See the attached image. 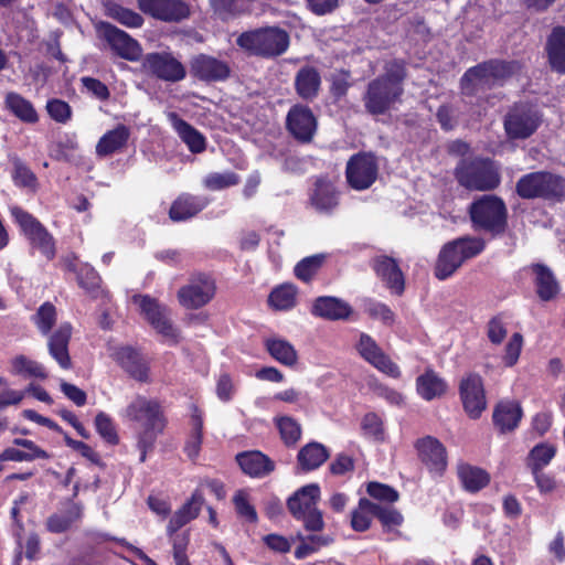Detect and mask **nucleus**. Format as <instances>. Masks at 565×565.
Here are the masks:
<instances>
[{
  "instance_id": "13d9d810",
  "label": "nucleus",
  "mask_w": 565,
  "mask_h": 565,
  "mask_svg": "<svg viewBox=\"0 0 565 565\" xmlns=\"http://www.w3.org/2000/svg\"><path fill=\"white\" fill-rule=\"evenodd\" d=\"M326 259L324 254H316L301 259L295 266V275L302 281H309L316 275Z\"/></svg>"
},
{
  "instance_id": "a211bd4d",
  "label": "nucleus",
  "mask_w": 565,
  "mask_h": 565,
  "mask_svg": "<svg viewBox=\"0 0 565 565\" xmlns=\"http://www.w3.org/2000/svg\"><path fill=\"white\" fill-rule=\"evenodd\" d=\"M340 195L328 177H318L308 193V204L319 214L331 215L340 205Z\"/></svg>"
},
{
  "instance_id": "ddd939ff",
  "label": "nucleus",
  "mask_w": 565,
  "mask_h": 565,
  "mask_svg": "<svg viewBox=\"0 0 565 565\" xmlns=\"http://www.w3.org/2000/svg\"><path fill=\"white\" fill-rule=\"evenodd\" d=\"M132 301L138 305L140 313L166 340L177 342L179 332L171 323L170 310L148 295H135Z\"/></svg>"
},
{
  "instance_id": "e433bc0d",
  "label": "nucleus",
  "mask_w": 565,
  "mask_h": 565,
  "mask_svg": "<svg viewBox=\"0 0 565 565\" xmlns=\"http://www.w3.org/2000/svg\"><path fill=\"white\" fill-rule=\"evenodd\" d=\"M202 504L203 497L199 491H195L191 499L186 501L170 519L167 526L168 535L172 536L178 530L195 519L199 515Z\"/></svg>"
},
{
  "instance_id": "6e6d98bb",
  "label": "nucleus",
  "mask_w": 565,
  "mask_h": 565,
  "mask_svg": "<svg viewBox=\"0 0 565 565\" xmlns=\"http://www.w3.org/2000/svg\"><path fill=\"white\" fill-rule=\"evenodd\" d=\"M239 181V175L233 171H227L224 173L212 172L204 178L203 185L207 190L220 191L237 185Z\"/></svg>"
},
{
  "instance_id": "4be33fe9",
  "label": "nucleus",
  "mask_w": 565,
  "mask_h": 565,
  "mask_svg": "<svg viewBox=\"0 0 565 565\" xmlns=\"http://www.w3.org/2000/svg\"><path fill=\"white\" fill-rule=\"evenodd\" d=\"M422 462L428 470L441 475L447 468V452L444 445L435 437L426 436L415 445Z\"/></svg>"
},
{
  "instance_id": "680f3d73",
  "label": "nucleus",
  "mask_w": 565,
  "mask_h": 565,
  "mask_svg": "<svg viewBox=\"0 0 565 565\" xmlns=\"http://www.w3.org/2000/svg\"><path fill=\"white\" fill-rule=\"evenodd\" d=\"M202 429L203 422L201 416H192V434L185 444L184 450L189 458L194 459L198 457L202 444Z\"/></svg>"
},
{
  "instance_id": "f8f14e48",
  "label": "nucleus",
  "mask_w": 565,
  "mask_h": 565,
  "mask_svg": "<svg viewBox=\"0 0 565 565\" xmlns=\"http://www.w3.org/2000/svg\"><path fill=\"white\" fill-rule=\"evenodd\" d=\"M379 177V161L371 151H359L352 154L345 166L348 185L355 191L370 189Z\"/></svg>"
},
{
  "instance_id": "de8ad7c7",
  "label": "nucleus",
  "mask_w": 565,
  "mask_h": 565,
  "mask_svg": "<svg viewBox=\"0 0 565 565\" xmlns=\"http://www.w3.org/2000/svg\"><path fill=\"white\" fill-rule=\"evenodd\" d=\"M78 149V141L76 137L65 135L58 140L50 143L49 156L55 161L71 162L73 153Z\"/></svg>"
},
{
  "instance_id": "3c124183",
  "label": "nucleus",
  "mask_w": 565,
  "mask_h": 565,
  "mask_svg": "<svg viewBox=\"0 0 565 565\" xmlns=\"http://www.w3.org/2000/svg\"><path fill=\"white\" fill-rule=\"evenodd\" d=\"M274 423L286 446H292L300 439L301 426L295 418L286 415L276 416Z\"/></svg>"
},
{
  "instance_id": "5701e85b",
  "label": "nucleus",
  "mask_w": 565,
  "mask_h": 565,
  "mask_svg": "<svg viewBox=\"0 0 565 565\" xmlns=\"http://www.w3.org/2000/svg\"><path fill=\"white\" fill-rule=\"evenodd\" d=\"M209 204L210 200L204 195L182 192L172 201L169 218L174 223L186 222L200 214Z\"/></svg>"
},
{
  "instance_id": "5fc2aeb1",
  "label": "nucleus",
  "mask_w": 565,
  "mask_h": 565,
  "mask_svg": "<svg viewBox=\"0 0 565 565\" xmlns=\"http://www.w3.org/2000/svg\"><path fill=\"white\" fill-rule=\"evenodd\" d=\"M32 321L42 334L47 335L56 322V308L51 302H44L32 316Z\"/></svg>"
},
{
  "instance_id": "e2e57ef3",
  "label": "nucleus",
  "mask_w": 565,
  "mask_h": 565,
  "mask_svg": "<svg viewBox=\"0 0 565 565\" xmlns=\"http://www.w3.org/2000/svg\"><path fill=\"white\" fill-rule=\"evenodd\" d=\"M233 503L236 510V513L250 523H255L257 521V512L255 508L250 504L248 499V493L245 490H238L234 498Z\"/></svg>"
},
{
  "instance_id": "7ed1b4c3",
  "label": "nucleus",
  "mask_w": 565,
  "mask_h": 565,
  "mask_svg": "<svg viewBox=\"0 0 565 565\" xmlns=\"http://www.w3.org/2000/svg\"><path fill=\"white\" fill-rule=\"evenodd\" d=\"M521 65L518 61L490 58L469 67L460 78L462 95L473 97L479 90L503 86L518 74Z\"/></svg>"
},
{
  "instance_id": "aec40b11",
  "label": "nucleus",
  "mask_w": 565,
  "mask_h": 565,
  "mask_svg": "<svg viewBox=\"0 0 565 565\" xmlns=\"http://www.w3.org/2000/svg\"><path fill=\"white\" fill-rule=\"evenodd\" d=\"M356 350L366 362L380 372L393 379H398L401 376V371L397 364L394 363L387 354H385L371 335L361 333L356 343Z\"/></svg>"
},
{
  "instance_id": "4c0bfd02",
  "label": "nucleus",
  "mask_w": 565,
  "mask_h": 565,
  "mask_svg": "<svg viewBox=\"0 0 565 565\" xmlns=\"http://www.w3.org/2000/svg\"><path fill=\"white\" fill-rule=\"evenodd\" d=\"M14 444L25 448L20 450L17 448H7L0 454V461H31L38 458L46 459L49 455L45 450L38 447L32 440L15 439Z\"/></svg>"
},
{
  "instance_id": "052dcab7",
  "label": "nucleus",
  "mask_w": 565,
  "mask_h": 565,
  "mask_svg": "<svg viewBox=\"0 0 565 565\" xmlns=\"http://www.w3.org/2000/svg\"><path fill=\"white\" fill-rule=\"evenodd\" d=\"M46 110L49 116L58 124H66L71 120L73 115L70 104L60 98L49 99Z\"/></svg>"
},
{
  "instance_id": "09e8293b",
  "label": "nucleus",
  "mask_w": 565,
  "mask_h": 565,
  "mask_svg": "<svg viewBox=\"0 0 565 565\" xmlns=\"http://www.w3.org/2000/svg\"><path fill=\"white\" fill-rule=\"evenodd\" d=\"M296 287L291 284H284L270 292L268 302L276 310H289L296 305Z\"/></svg>"
},
{
  "instance_id": "c9c22d12",
  "label": "nucleus",
  "mask_w": 565,
  "mask_h": 565,
  "mask_svg": "<svg viewBox=\"0 0 565 565\" xmlns=\"http://www.w3.org/2000/svg\"><path fill=\"white\" fill-rule=\"evenodd\" d=\"M531 269L539 298L542 301L554 299L559 292V285L551 269L542 264H534Z\"/></svg>"
},
{
  "instance_id": "c85d7f7f",
  "label": "nucleus",
  "mask_w": 565,
  "mask_h": 565,
  "mask_svg": "<svg viewBox=\"0 0 565 565\" xmlns=\"http://www.w3.org/2000/svg\"><path fill=\"white\" fill-rule=\"evenodd\" d=\"M373 268L392 292L401 295L404 291V277L394 258L380 256L374 259Z\"/></svg>"
},
{
  "instance_id": "a19ab883",
  "label": "nucleus",
  "mask_w": 565,
  "mask_h": 565,
  "mask_svg": "<svg viewBox=\"0 0 565 565\" xmlns=\"http://www.w3.org/2000/svg\"><path fill=\"white\" fill-rule=\"evenodd\" d=\"M6 106L23 122L36 124L39 121V115L33 104L18 93L7 94Z\"/></svg>"
},
{
  "instance_id": "4d7b16f0",
  "label": "nucleus",
  "mask_w": 565,
  "mask_h": 565,
  "mask_svg": "<svg viewBox=\"0 0 565 565\" xmlns=\"http://www.w3.org/2000/svg\"><path fill=\"white\" fill-rule=\"evenodd\" d=\"M12 180L19 188L35 189L38 185V178L34 172L19 158L13 161Z\"/></svg>"
},
{
  "instance_id": "dca6fc26",
  "label": "nucleus",
  "mask_w": 565,
  "mask_h": 565,
  "mask_svg": "<svg viewBox=\"0 0 565 565\" xmlns=\"http://www.w3.org/2000/svg\"><path fill=\"white\" fill-rule=\"evenodd\" d=\"M139 10L154 20L180 23L191 15V8L184 0H137Z\"/></svg>"
},
{
  "instance_id": "7c9ffc66",
  "label": "nucleus",
  "mask_w": 565,
  "mask_h": 565,
  "mask_svg": "<svg viewBox=\"0 0 565 565\" xmlns=\"http://www.w3.org/2000/svg\"><path fill=\"white\" fill-rule=\"evenodd\" d=\"M168 118L180 139L192 153H201L206 149L205 137L177 113H169Z\"/></svg>"
},
{
  "instance_id": "79ce46f5",
  "label": "nucleus",
  "mask_w": 565,
  "mask_h": 565,
  "mask_svg": "<svg viewBox=\"0 0 565 565\" xmlns=\"http://www.w3.org/2000/svg\"><path fill=\"white\" fill-rule=\"evenodd\" d=\"M265 347L271 358L277 362L286 366L296 365L298 361L297 351L287 340L280 338H268L265 341Z\"/></svg>"
},
{
  "instance_id": "423d86ee",
  "label": "nucleus",
  "mask_w": 565,
  "mask_h": 565,
  "mask_svg": "<svg viewBox=\"0 0 565 565\" xmlns=\"http://www.w3.org/2000/svg\"><path fill=\"white\" fill-rule=\"evenodd\" d=\"M236 45L248 55L275 58L289 49L290 35L277 25L263 26L242 32L236 39Z\"/></svg>"
},
{
  "instance_id": "1a4fd4ad",
  "label": "nucleus",
  "mask_w": 565,
  "mask_h": 565,
  "mask_svg": "<svg viewBox=\"0 0 565 565\" xmlns=\"http://www.w3.org/2000/svg\"><path fill=\"white\" fill-rule=\"evenodd\" d=\"M320 495L319 484L309 483L298 489L287 501L291 515L310 532H319L324 527L322 512L317 507Z\"/></svg>"
},
{
  "instance_id": "338daca9",
  "label": "nucleus",
  "mask_w": 565,
  "mask_h": 565,
  "mask_svg": "<svg viewBox=\"0 0 565 565\" xmlns=\"http://www.w3.org/2000/svg\"><path fill=\"white\" fill-rule=\"evenodd\" d=\"M81 83L83 87L92 94L96 99L100 102H106L110 97L109 88L105 83H103L100 79L90 77V76H84L81 78Z\"/></svg>"
},
{
  "instance_id": "f3484780",
  "label": "nucleus",
  "mask_w": 565,
  "mask_h": 565,
  "mask_svg": "<svg viewBox=\"0 0 565 565\" xmlns=\"http://www.w3.org/2000/svg\"><path fill=\"white\" fill-rule=\"evenodd\" d=\"M232 73L227 62L215 56L200 53L190 61V74L193 78L204 83L225 82Z\"/></svg>"
},
{
  "instance_id": "603ef678",
  "label": "nucleus",
  "mask_w": 565,
  "mask_h": 565,
  "mask_svg": "<svg viewBox=\"0 0 565 565\" xmlns=\"http://www.w3.org/2000/svg\"><path fill=\"white\" fill-rule=\"evenodd\" d=\"M375 503L362 498L358 508L352 511L351 526L358 532L366 531L371 525V518L374 516Z\"/></svg>"
},
{
  "instance_id": "473e14b6",
  "label": "nucleus",
  "mask_w": 565,
  "mask_h": 565,
  "mask_svg": "<svg viewBox=\"0 0 565 565\" xmlns=\"http://www.w3.org/2000/svg\"><path fill=\"white\" fill-rule=\"evenodd\" d=\"M236 460L246 475L256 478L265 477L275 469V463L260 451L242 452Z\"/></svg>"
},
{
  "instance_id": "774afa93",
  "label": "nucleus",
  "mask_w": 565,
  "mask_h": 565,
  "mask_svg": "<svg viewBox=\"0 0 565 565\" xmlns=\"http://www.w3.org/2000/svg\"><path fill=\"white\" fill-rule=\"evenodd\" d=\"M366 491L372 498L388 503H393L398 499V492L395 489L380 482H370Z\"/></svg>"
},
{
  "instance_id": "6ab92c4d",
  "label": "nucleus",
  "mask_w": 565,
  "mask_h": 565,
  "mask_svg": "<svg viewBox=\"0 0 565 565\" xmlns=\"http://www.w3.org/2000/svg\"><path fill=\"white\" fill-rule=\"evenodd\" d=\"M11 215L33 247H54L55 241L52 234L31 213L20 206H14L11 209Z\"/></svg>"
},
{
  "instance_id": "4468645a",
  "label": "nucleus",
  "mask_w": 565,
  "mask_h": 565,
  "mask_svg": "<svg viewBox=\"0 0 565 565\" xmlns=\"http://www.w3.org/2000/svg\"><path fill=\"white\" fill-rule=\"evenodd\" d=\"M285 128L295 141L308 145L317 134L318 118L307 104L296 103L287 111Z\"/></svg>"
},
{
  "instance_id": "6e6552de",
  "label": "nucleus",
  "mask_w": 565,
  "mask_h": 565,
  "mask_svg": "<svg viewBox=\"0 0 565 565\" xmlns=\"http://www.w3.org/2000/svg\"><path fill=\"white\" fill-rule=\"evenodd\" d=\"M543 122V114L536 104L519 100L509 107L503 128L510 140H525L532 137Z\"/></svg>"
},
{
  "instance_id": "a878e982",
  "label": "nucleus",
  "mask_w": 565,
  "mask_h": 565,
  "mask_svg": "<svg viewBox=\"0 0 565 565\" xmlns=\"http://www.w3.org/2000/svg\"><path fill=\"white\" fill-rule=\"evenodd\" d=\"M71 335L72 326L68 322H64L50 335L47 342L50 355L64 370L72 367V361L68 353Z\"/></svg>"
},
{
  "instance_id": "58836bf2",
  "label": "nucleus",
  "mask_w": 565,
  "mask_h": 565,
  "mask_svg": "<svg viewBox=\"0 0 565 565\" xmlns=\"http://www.w3.org/2000/svg\"><path fill=\"white\" fill-rule=\"evenodd\" d=\"M329 456L328 449L322 444L311 441L299 450L297 460L302 470L311 471L324 463Z\"/></svg>"
},
{
  "instance_id": "412c9836",
  "label": "nucleus",
  "mask_w": 565,
  "mask_h": 565,
  "mask_svg": "<svg viewBox=\"0 0 565 565\" xmlns=\"http://www.w3.org/2000/svg\"><path fill=\"white\" fill-rule=\"evenodd\" d=\"M459 393L467 414L471 418H478L487 406L481 376L477 373L467 374L460 381Z\"/></svg>"
},
{
  "instance_id": "c03bdc74",
  "label": "nucleus",
  "mask_w": 565,
  "mask_h": 565,
  "mask_svg": "<svg viewBox=\"0 0 565 565\" xmlns=\"http://www.w3.org/2000/svg\"><path fill=\"white\" fill-rule=\"evenodd\" d=\"M107 15L121 25L130 29L141 28L145 23L142 15L119 3L110 2L106 6Z\"/></svg>"
},
{
  "instance_id": "49530a36",
  "label": "nucleus",
  "mask_w": 565,
  "mask_h": 565,
  "mask_svg": "<svg viewBox=\"0 0 565 565\" xmlns=\"http://www.w3.org/2000/svg\"><path fill=\"white\" fill-rule=\"evenodd\" d=\"M556 455L555 446L541 443L534 446L526 458V466L531 471L543 470Z\"/></svg>"
},
{
  "instance_id": "69168bd1",
  "label": "nucleus",
  "mask_w": 565,
  "mask_h": 565,
  "mask_svg": "<svg viewBox=\"0 0 565 565\" xmlns=\"http://www.w3.org/2000/svg\"><path fill=\"white\" fill-rule=\"evenodd\" d=\"M364 312L386 326H391L394 322V313L385 303L369 299L364 302Z\"/></svg>"
},
{
  "instance_id": "0eeeda50",
  "label": "nucleus",
  "mask_w": 565,
  "mask_h": 565,
  "mask_svg": "<svg viewBox=\"0 0 565 565\" xmlns=\"http://www.w3.org/2000/svg\"><path fill=\"white\" fill-rule=\"evenodd\" d=\"M515 193L523 200L562 203L565 201V178L546 170L529 172L516 181Z\"/></svg>"
},
{
  "instance_id": "a18cd8bd",
  "label": "nucleus",
  "mask_w": 565,
  "mask_h": 565,
  "mask_svg": "<svg viewBox=\"0 0 565 565\" xmlns=\"http://www.w3.org/2000/svg\"><path fill=\"white\" fill-rule=\"evenodd\" d=\"M416 384L418 394L426 401H431L446 391V383L431 371L420 375Z\"/></svg>"
},
{
  "instance_id": "c756f323",
  "label": "nucleus",
  "mask_w": 565,
  "mask_h": 565,
  "mask_svg": "<svg viewBox=\"0 0 565 565\" xmlns=\"http://www.w3.org/2000/svg\"><path fill=\"white\" fill-rule=\"evenodd\" d=\"M130 129L124 124H118L114 129L106 131L96 145V154L100 158L111 156L127 147L130 138Z\"/></svg>"
},
{
  "instance_id": "9d476101",
  "label": "nucleus",
  "mask_w": 565,
  "mask_h": 565,
  "mask_svg": "<svg viewBox=\"0 0 565 565\" xmlns=\"http://www.w3.org/2000/svg\"><path fill=\"white\" fill-rule=\"evenodd\" d=\"M97 34L114 56L128 62L141 60L143 54L141 44L126 31L109 22L102 21L97 25Z\"/></svg>"
},
{
  "instance_id": "f03ea898",
  "label": "nucleus",
  "mask_w": 565,
  "mask_h": 565,
  "mask_svg": "<svg viewBox=\"0 0 565 565\" xmlns=\"http://www.w3.org/2000/svg\"><path fill=\"white\" fill-rule=\"evenodd\" d=\"M120 416L124 420L134 422L140 427L138 446L142 450L140 460L145 461L147 448L153 445L157 436L166 427V418L160 403L154 398L137 394L122 409Z\"/></svg>"
},
{
  "instance_id": "393cba45",
  "label": "nucleus",
  "mask_w": 565,
  "mask_h": 565,
  "mask_svg": "<svg viewBox=\"0 0 565 565\" xmlns=\"http://www.w3.org/2000/svg\"><path fill=\"white\" fill-rule=\"evenodd\" d=\"M482 249H440L436 265L435 276L439 280L449 278L465 260L479 255Z\"/></svg>"
},
{
  "instance_id": "bf43d9fd",
  "label": "nucleus",
  "mask_w": 565,
  "mask_h": 565,
  "mask_svg": "<svg viewBox=\"0 0 565 565\" xmlns=\"http://www.w3.org/2000/svg\"><path fill=\"white\" fill-rule=\"evenodd\" d=\"M95 427L100 437L108 444L116 445L119 441L113 419L104 412L95 417Z\"/></svg>"
},
{
  "instance_id": "864d4df0",
  "label": "nucleus",
  "mask_w": 565,
  "mask_h": 565,
  "mask_svg": "<svg viewBox=\"0 0 565 565\" xmlns=\"http://www.w3.org/2000/svg\"><path fill=\"white\" fill-rule=\"evenodd\" d=\"M332 542L329 535L311 534L301 539V543L295 551V557L298 559L306 558L307 556L316 553L323 546H328Z\"/></svg>"
},
{
  "instance_id": "39448f33",
  "label": "nucleus",
  "mask_w": 565,
  "mask_h": 565,
  "mask_svg": "<svg viewBox=\"0 0 565 565\" xmlns=\"http://www.w3.org/2000/svg\"><path fill=\"white\" fill-rule=\"evenodd\" d=\"M454 175L469 191H493L501 184L500 167L493 159L482 156L461 158Z\"/></svg>"
},
{
  "instance_id": "f704fd0d",
  "label": "nucleus",
  "mask_w": 565,
  "mask_h": 565,
  "mask_svg": "<svg viewBox=\"0 0 565 565\" xmlns=\"http://www.w3.org/2000/svg\"><path fill=\"white\" fill-rule=\"evenodd\" d=\"M351 311V307L345 301L330 296L319 297L312 306L315 316L328 320L345 319Z\"/></svg>"
},
{
  "instance_id": "37998d69",
  "label": "nucleus",
  "mask_w": 565,
  "mask_h": 565,
  "mask_svg": "<svg viewBox=\"0 0 565 565\" xmlns=\"http://www.w3.org/2000/svg\"><path fill=\"white\" fill-rule=\"evenodd\" d=\"M458 477L463 488L470 492H477L489 483V475L477 467L470 465H459Z\"/></svg>"
},
{
  "instance_id": "72a5a7b5",
  "label": "nucleus",
  "mask_w": 565,
  "mask_h": 565,
  "mask_svg": "<svg viewBox=\"0 0 565 565\" xmlns=\"http://www.w3.org/2000/svg\"><path fill=\"white\" fill-rule=\"evenodd\" d=\"M522 416L523 412L519 403L503 401L497 405L493 412V422L501 433H507L519 426Z\"/></svg>"
},
{
  "instance_id": "2eb2a0df",
  "label": "nucleus",
  "mask_w": 565,
  "mask_h": 565,
  "mask_svg": "<svg viewBox=\"0 0 565 565\" xmlns=\"http://www.w3.org/2000/svg\"><path fill=\"white\" fill-rule=\"evenodd\" d=\"M216 291L214 279L206 274L191 276L189 282L179 289L178 300L184 308L198 309L209 303Z\"/></svg>"
},
{
  "instance_id": "9b49d317",
  "label": "nucleus",
  "mask_w": 565,
  "mask_h": 565,
  "mask_svg": "<svg viewBox=\"0 0 565 565\" xmlns=\"http://www.w3.org/2000/svg\"><path fill=\"white\" fill-rule=\"evenodd\" d=\"M141 68L147 75L168 83H178L186 77L185 66L170 51L142 54Z\"/></svg>"
},
{
  "instance_id": "ea45409f",
  "label": "nucleus",
  "mask_w": 565,
  "mask_h": 565,
  "mask_svg": "<svg viewBox=\"0 0 565 565\" xmlns=\"http://www.w3.org/2000/svg\"><path fill=\"white\" fill-rule=\"evenodd\" d=\"M9 372L12 375L24 379L44 380L47 377V372L43 364L23 354L15 355L10 360Z\"/></svg>"
},
{
  "instance_id": "2f4dec72",
  "label": "nucleus",
  "mask_w": 565,
  "mask_h": 565,
  "mask_svg": "<svg viewBox=\"0 0 565 565\" xmlns=\"http://www.w3.org/2000/svg\"><path fill=\"white\" fill-rule=\"evenodd\" d=\"M545 51L553 71L565 73V26H554L547 36Z\"/></svg>"
},
{
  "instance_id": "cd10ccee",
  "label": "nucleus",
  "mask_w": 565,
  "mask_h": 565,
  "mask_svg": "<svg viewBox=\"0 0 565 565\" xmlns=\"http://www.w3.org/2000/svg\"><path fill=\"white\" fill-rule=\"evenodd\" d=\"M121 367L137 381H148V364L138 351L130 347H120L113 353Z\"/></svg>"
},
{
  "instance_id": "bb28decb",
  "label": "nucleus",
  "mask_w": 565,
  "mask_h": 565,
  "mask_svg": "<svg viewBox=\"0 0 565 565\" xmlns=\"http://www.w3.org/2000/svg\"><path fill=\"white\" fill-rule=\"evenodd\" d=\"M63 267L66 270L76 273L79 287L85 289L93 297L99 295L100 277L92 266L79 263L76 257L71 254L63 260Z\"/></svg>"
},
{
  "instance_id": "0e129e2a",
  "label": "nucleus",
  "mask_w": 565,
  "mask_h": 565,
  "mask_svg": "<svg viewBox=\"0 0 565 565\" xmlns=\"http://www.w3.org/2000/svg\"><path fill=\"white\" fill-rule=\"evenodd\" d=\"M350 72L341 70L338 73L331 75L330 78V94L335 100H340L347 96L350 83Z\"/></svg>"
},
{
  "instance_id": "8fccbe9b",
  "label": "nucleus",
  "mask_w": 565,
  "mask_h": 565,
  "mask_svg": "<svg viewBox=\"0 0 565 565\" xmlns=\"http://www.w3.org/2000/svg\"><path fill=\"white\" fill-rule=\"evenodd\" d=\"M213 14L221 21H228L244 12L245 0H209Z\"/></svg>"
},
{
  "instance_id": "b1692460",
  "label": "nucleus",
  "mask_w": 565,
  "mask_h": 565,
  "mask_svg": "<svg viewBox=\"0 0 565 565\" xmlns=\"http://www.w3.org/2000/svg\"><path fill=\"white\" fill-rule=\"evenodd\" d=\"M321 83L319 71L315 66L305 65L295 75L294 88L301 100L312 103L319 96Z\"/></svg>"
},
{
  "instance_id": "f257e3e1",
  "label": "nucleus",
  "mask_w": 565,
  "mask_h": 565,
  "mask_svg": "<svg viewBox=\"0 0 565 565\" xmlns=\"http://www.w3.org/2000/svg\"><path fill=\"white\" fill-rule=\"evenodd\" d=\"M407 76L405 60L386 62L384 72L367 83L362 95L365 111L371 116H383L395 108L396 104H401Z\"/></svg>"
},
{
  "instance_id": "20e7f679",
  "label": "nucleus",
  "mask_w": 565,
  "mask_h": 565,
  "mask_svg": "<svg viewBox=\"0 0 565 565\" xmlns=\"http://www.w3.org/2000/svg\"><path fill=\"white\" fill-rule=\"evenodd\" d=\"M471 226L476 232L497 238L508 230L509 212L502 198L483 194L476 198L468 207Z\"/></svg>"
}]
</instances>
